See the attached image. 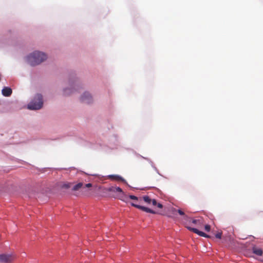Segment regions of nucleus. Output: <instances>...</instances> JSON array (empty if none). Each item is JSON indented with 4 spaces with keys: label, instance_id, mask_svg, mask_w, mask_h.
<instances>
[{
    "label": "nucleus",
    "instance_id": "obj_1",
    "mask_svg": "<svg viewBox=\"0 0 263 263\" xmlns=\"http://www.w3.org/2000/svg\"><path fill=\"white\" fill-rule=\"evenodd\" d=\"M47 55L43 52L34 51L27 57V61L31 66L41 64L46 60Z\"/></svg>",
    "mask_w": 263,
    "mask_h": 263
},
{
    "label": "nucleus",
    "instance_id": "obj_2",
    "mask_svg": "<svg viewBox=\"0 0 263 263\" xmlns=\"http://www.w3.org/2000/svg\"><path fill=\"white\" fill-rule=\"evenodd\" d=\"M43 98L40 94H37L34 98L28 104V108L31 110L40 109L43 106Z\"/></svg>",
    "mask_w": 263,
    "mask_h": 263
},
{
    "label": "nucleus",
    "instance_id": "obj_3",
    "mask_svg": "<svg viewBox=\"0 0 263 263\" xmlns=\"http://www.w3.org/2000/svg\"><path fill=\"white\" fill-rule=\"evenodd\" d=\"M142 199L143 201L146 202L147 204L150 205L152 204L154 206L157 205L158 208H162L163 205L161 203H157V200L155 199H151L149 196H144L142 197Z\"/></svg>",
    "mask_w": 263,
    "mask_h": 263
},
{
    "label": "nucleus",
    "instance_id": "obj_4",
    "mask_svg": "<svg viewBox=\"0 0 263 263\" xmlns=\"http://www.w3.org/2000/svg\"><path fill=\"white\" fill-rule=\"evenodd\" d=\"M81 101L84 103L89 104L92 102V97L90 93L85 92L81 97Z\"/></svg>",
    "mask_w": 263,
    "mask_h": 263
},
{
    "label": "nucleus",
    "instance_id": "obj_5",
    "mask_svg": "<svg viewBox=\"0 0 263 263\" xmlns=\"http://www.w3.org/2000/svg\"><path fill=\"white\" fill-rule=\"evenodd\" d=\"M14 258H15V257L12 255L1 254L0 255V262H10L14 259Z\"/></svg>",
    "mask_w": 263,
    "mask_h": 263
},
{
    "label": "nucleus",
    "instance_id": "obj_6",
    "mask_svg": "<svg viewBox=\"0 0 263 263\" xmlns=\"http://www.w3.org/2000/svg\"><path fill=\"white\" fill-rule=\"evenodd\" d=\"M131 204L132 206H133L137 209H139L140 210H141L143 211H144L146 213H149L154 214L157 213L156 212H155V211H154L153 210H151V209H149L148 208L145 207L144 206H141L140 205H138L134 203H132Z\"/></svg>",
    "mask_w": 263,
    "mask_h": 263
},
{
    "label": "nucleus",
    "instance_id": "obj_7",
    "mask_svg": "<svg viewBox=\"0 0 263 263\" xmlns=\"http://www.w3.org/2000/svg\"><path fill=\"white\" fill-rule=\"evenodd\" d=\"M186 227L188 230L193 232L194 233H195L196 234H197L198 235H199L200 236H202V237H206V238L210 237L209 235L206 234L205 233H204L202 231H199L198 229H197L196 228H192L188 226H186Z\"/></svg>",
    "mask_w": 263,
    "mask_h": 263
},
{
    "label": "nucleus",
    "instance_id": "obj_8",
    "mask_svg": "<svg viewBox=\"0 0 263 263\" xmlns=\"http://www.w3.org/2000/svg\"><path fill=\"white\" fill-rule=\"evenodd\" d=\"M12 89L8 87H5L2 89V94L5 97H9L12 94Z\"/></svg>",
    "mask_w": 263,
    "mask_h": 263
},
{
    "label": "nucleus",
    "instance_id": "obj_9",
    "mask_svg": "<svg viewBox=\"0 0 263 263\" xmlns=\"http://www.w3.org/2000/svg\"><path fill=\"white\" fill-rule=\"evenodd\" d=\"M190 222L197 226H202L203 224V220L202 218L197 219H190Z\"/></svg>",
    "mask_w": 263,
    "mask_h": 263
},
{
    "label": "nucleus",
    "instance_id": "obj_10",
    "mask_svg": "<svg viewBox=\"0 0 263 263\" xmlns=\"http://www.w3.org/2000/svg\"><path fill=\"white\" fill-rule=\"evenodd\" d=\"M108 178L120 181H124V179L119 175H111L108 176Z\"/></svg>",
    "mask_w": 263,
    "mask_h": 263
},
{
    "label": "nucleus",
    "instance_id": "obj_11",
    "mask_svg": "<svg viewBox=\"0 0 263 263\" xmlns=\"http://www.w3.org/2000/svg\"><path fill=\"white\" fill-rule=\"evenodd\" d=\"M252 252L253 253L258 256H261L263 253L262 249H261L260 248H257L256 247H253L252 248Z\"/></svg>",
    "mask_w": 263,
    "mask_h": 263
},
{
    "label": "nucleus",
    "instance_id": "obj_12",
    "mask_svg": "<svg viewBox=\"0 0 263 263\" xmlns=\"http://www.w3.org/2000/svg\"><path fill=\"white\" fill-rule=\"evenodd\" d=\"M108 191L110 192H119V193H122V190L119 187L117 186H111L109 187L108 190Z\"/></svg>",
    "mask_w": 263,
    "mask_h": 263
},
{
    "label": "nucleus",
    "instance_id": "obj_13",
    "mask_svg": "<svg viewBox=\"0 0 263 263\" xmlns=\"http://www.w3.org/2000/svg\"><path fill=\"white\" fill-rule=\"evenodd\" d=\"M173 211L174 213L178 212L180 215L183 216L184 220H187L189 219H190L186 215H185L184 212L183 211H182L181 210H180V209L176 210L175 209H174Z\"/></svg>",
    "mask_w": 263,
    "mask_h": 263
},
{
    "label": "nucleus",
    "instance_id": "obj_14",
    "mask_svg": "<svg viewBox=\"0 0 263 263\" xmlns=\"http://www.w3.org/2000/svg\"><path fill=\"white\" fill-rule=\"evenodd\" d=\"M83 186V183L82 182H79L78 184L74 185L72 190L74 191L79 190L82 186Z\"/></svg>",
    "mask_w": 263,
    "mask_h": 263
},
{
    "label": "nucleus",
    "instance_id": "obj_15",
    "mask_svg": "<svg viewBox=\"0 0 263 263\" xmlns=\"http://www.w3.org/2000/svg\"><path fill=\"white\" fill-rule=\"evenodd\" d=\"M204 230L206 231V232H209L211 230V227L210 225L209 224H206L204 227Z\"/></svg>",
    "mask_w": 263,
    "mask_h": 263
},
{
    "label": "nucleus",
    "instance_id": "obj_16",
    "mask_svg": "<svg viewBox=\"0 0 263 263\" xmlns=\"http://www.w3.org/2000/svg\"><path fill=\"white\" fill-rule=\"evenodd\" d=\"M129 197L130 199H132V200H138V197L134 195H129Z\"/></svg>",
    "mask_w": 263,
    "mask_h": 263
},
{
    "label": "nucleus",
    "instance_id": "obj_17",
    "mask_svg": "<svg viewBox=\"0 0 263 263\" xmlns=\"http://www.w3.org/2000/svg\"><path fill=\"white\" fill-rule=\"evenodd\" d=\"M221 236H222V233H217L216 235H215V237L217 238H221Z\"/></svg>",
    "mask_w": 263,
    "mask_h": 263
},
{
    "label": "nucleus",
    "instance_id": "obj_18",
    "mask_svg": "<svg viewBox=\"0 0 263 263\" xmlns=\"http://www.w3.org/2000/svg\"><path fill=\"white\" fill-rule=\"evenodd\" d=\"M71 91H70V92H69V90L66 89L64 90V93L65 95H69L71 93Z\"/></svg>",
    "mask_w": 263,
    "mask_h": 263
},
{
    "label": "nucleus",
    "instance_id": "obj_19",
    "mask_svg": "<svg viewBox=\"0 0 263 263\" xmlns=\"http://www.w3.org/2000/svg\"><path fill=\"white\" fill-rule=\"evenodd\" d=\"M85 187H90L92 186V184L91 183H87V184H86L85 185Z\"/></svg>",
    "mask_w": 263,
    "mask_h": 263
},
{
    "label": "nucleus",
    "instance_id": "obj_20",
    "mask_svg": "<svg viewBox=\"0 0 263 263\" xmlns=\"http://www.w3.org/2000/svg\"><path fill=\"white\" fill-rule=\"evenodd\" d=\"M65 186L66 188H69L70 187L69 184H66Z\"/></svg>",
    "mask_w": 263,
    "mask_h": 263
},
{
    "label": "nucleus",
    "instance_id": "obj_21",
    "mask_svg": "<svg viewBox=\"0 0 263 263\" xmlns=\"http://www.w3.org/2000/svg\"><path fill=\"white\" fill-rule=\"evenodd\" d=\"M259 261H260L263 262V258L259 259Z\"/></svg>",
    "mask_w": 263,
    "mask_h": 263
}]
</instances>
